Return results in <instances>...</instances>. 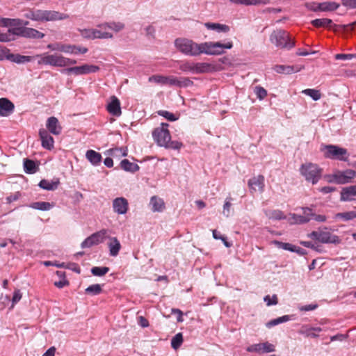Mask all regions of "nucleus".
Masks as SVG:
<instances>
[{
    "instance_id": "nucleus-1",
    "label": "nucleus",
    "mask_w": 356,
    "mask_h": 356,
    "mask_svg": "<svg viewBox=\"0 0 356 356\" xmlns=\"http://www.w3.org/2000/svg\"><path fill=\"white\" fill-rule=\"evenodd\" d=\"M175 46L179 51L185 55L197 56L202 54L220 56L225 54L226 50L232 49L234 44L229 39L197 43L188 38H179L175 40Z\"/></svg>"
},
{
    "instance_id": "nucleus-2",
    "label": "nucleus",
    "mask_w": 356,
    "mask_h": 356,
    "mask_svg": "<svg viewBox=\"0 0 356 356\" xmlns=\"http://www.w3.org/2000/svg\"><path fill=\"white\" fill-rule=\"evenodd\" d=\"M24 16L37 22H49L63 20L69 18V15L55 10H46L39 9H32L27 10Z\"/></svg>"
},
{
    "instance_id": "nucleus-3",
    "label": "nucleus",
    "mask_w": 356,
    "mask_h": 356,
    "mask_svg": "<svg viewBox=\"0 0 356 356\" xmlns=\"http://www.w3.org/2000/svg\"><path fill=\"white\" fill-rule=\"evenodd\" d=\"M320 151L325 158L330 159L346 161L349 157V154L346 149L335 145L321 144Z\"/></svg>"
},
{
    "instance_id": "nucleus-4",
    "label": "nucleus",
    "mask_w": 356,
    "mask_h": 356,
    "mask_svg": "<svg viewBox=\"0 0 356 356\" xmlns=\"http://www.w3.org/2000/svg\"><path fill=\"white\" fill-rule=\"evenodd\" d=\"M270 42L280 49H291L295 46V41L284 30L274 31L270 35Z\"/></svg>"
},
{
    "instance_id": "nucleus-5",
    "label": "nucleus",
    "mask_w": 356,
    "mask_h": 356,
    "mask_svg": "<svg viewBox=\"0 0 356 356\" xmlns=\"http://www.w3.org/2000/svg\"><path fill=\"white\" fill-rule=\"evenodd\" d=\"M356 177V171L353 170H336L332 174L326 175L324 178L328 183L345 184Z\"/></svg>"
},
{
    "instance_id": "nucleus-6",
    "label": "nucleus",
    "mask_w": 356,
    "mask_h": 356,
    "mask_svg": "<svg viewBox=\"0 0 356 356\" xmlns=\"http://www.w3.org/2000/svg\"><path fill=\"white\" fill-rule=\"evenodd\" d=\"M322 170L316 165L311 163L302 165L300 173L305 179L316 184L321 177Z\"/></svg>"
},
{
    "instance_id": "nucleus-7",
    "label": "nucleus",
    "mask_w": 356,
    "mask_h": 356,
    "mask_svg": "<svg viewBox=\"0 0 356 356\" xmlns=\"http://www.w3.org/2000/svg\"><path fill=\"white\" fill-rule=\"evenodd\" d=\"M308 236L323 243L339 244L340 243L339 236L327 231L326 227L318 231H313L308 234Z\"/></svg>"
},
{
    "instance_id": "nucleus-8",
    "label": "nucleus",
    "mask_w": 356,
    "mask_h": 356,
    "mask_svg": "<svg viewBox=\"0 0 356 356\" xmlns=\"http://www.w3.org/2000/svg\"><path fill=\"white\" fill-rule=\"evenodd\" d=\"M168 128V124L161 123L160 127L154 129L152 137L158 145L164 147L171 140V136Z\"/></svg>"
},
{
    "instance_id": "nucleus-9",
    "label": "nucleus",
    "mask_w": 356,
    "mask_h": 356,
    "mask_svg": "<svg viewBox=\"0 0 356 356\" xmlns=\"http://www.w3.org/2000/svg\"><path fill=\"white\" fill-rule=\"evenodd\" d=\"M47 65L52 67H64L76 63V60L58 54H49L47 53Z\"/></svg>"
},
{
    "instance_id": "nucleus-10",
    "label": "nucleus",
    "mask_w": 356,
    "mask_h": 356,
    "mask_svg": "<svg viewBox=\"0 0 356 356\" xmlns=\"http://www.w3.org/2000/svg\"><path fill=\"white\" fill-rule=\"evenodd\" d=\"M99 70V67L97 65L84 64L81 66H74L67 67L62 71L63 73L67 75L73 74L74 76L95 73Z\"/></svg>"
},
{
    "instance_id": "nucleus-11",
    "label": "nucleus",
    "mask_w": 356,
    "mask_h": 356,
    "mask_svg": "<svg viewBox=\"0 0 356 356\" xmlns=\"http://www.w3.org/2000/svg\"><path fill=\"white\" fill-rule=\"evenodd\" d=\"M107 232L108 231L106 229H102L99 232L92 234L82 242L81 248H90L92 245L102 243L106 237Z\"/></svg>"
},
{
    "instance_id": "nucleus-12",
    "label": "nucleus",
    "mask_w": 356,
    "mask_h": 356,
    "mask_svg": "<svg viewBox=\"0 0 356 356\" xmlns=\"http://www.w3.org/2000/svg\"><path fill=\"white\" fill-rule=\"evenodd\" d=\"M246 350L249 353L258 354L269 353L275 351V346L268 341L254 343L247 347Z\"/></svg>"
},
{
    "instance_id": "nucleus-13",
    "label": "nucleus",
    "mask_w": 356,
    "mask_h": 356,
    "mask_svg": "<svg viewBox=\"0 0 356 356\" xmlns=\"http://www.w3.org/2000/svg\"><path fill=\"white\" fill-rule=\"evenodd\" d=\"M113 209L118 214H125L129 209V203L126 198L116 197L113 201Z\"/></svg>"
},
{
    "instance_id": "nucleus-14",
    "label": "nucleus",
    "mask_w": 356,
    "mask_h": 356,
    "mask_svg": "<svg viewBox=\"0 0 356 356\" xmlns=\"http://www.w3.org/2000/svg\"><path fill=\"white\" fill-rule=\"evenodd\" d=\"M39 136L42 142V146L49 150H51L54 147V140L52 136H50L48 131L44 129H40L39 131Z\"/></svg>"
},
{
    "instance_id": "nucleus-15",
    "label": "nucleus",
    "mask_w": 356,
    "mask_h": 356,
    "mask_svg": "<svg viewBox=\"0 0 356 356\" xmlns=\"http://www.w3.org/2000/svg\"><path fill=\"white\" fill-rule=\"evenodd\" d=\"M106 23L98 24L95 30V35L96 39H111L113 38V33L109 31Z\"/></svg>"
},
{
    "instance_id": "nucleus-16",
    "label": "nucleus",
    "mask_w": 356,
    "mask_h": 356,
    "mask_svg": "<svg viewBox=\"0 0 356 356\" xmlns=\"http://www.w3.org/2000/svg\"><path fill=\"white\" fill-rule=\"evenodd\" d=\"M340 200L343 202H350L356 200V185L342 188Z\"/></svg>"
},
{
    "instance_id": "nucleus-17",
    "label": "nucleus",
    "mask_w": 356,
    "mask_h": 356,
    "mask_svg": "<svg viewBox=\"0 0 356 356\" xmlns=\"http://www.w3.org/2000/svg\"><path fill=\"white\" fill-rule=\"evenodd\" d=\"M248 186L252 192H262L264 188V177L259 175L250 179L248 181Z\"/></svg>"
},
{
    "instance_id": "nucleus-18",
    "label": "nucleus",
    "mask_w": 356,
    "mask_h": 356,
    "mask_svg": "<svg viewBox=\"0 0 356 356\" xmlns=\"http://www.w3.org/2000/svg\"><path fill=\"white\" fill-rule=\"evenodd\" d=\"M175 76H165L162 75H153L149 78V82H154L161 85L174 86Z\"/></svg>"
},
{
    "instance_id": "nucleus-19",
    "label": "nucleus",
    "mask_w": 356,
    "mask_h": 356,
    "mask_svg": "<svg viewBox=\"0 0 356 356\" xmlns=\"http://www.w3.org/2000/svg\"><path fill=\"white\" fill-rule=\"evenodd\" d=\"M46 127L48 131L54 135H59L62 131V127L55 117H50L47 119Z\"/></svg>"
},
{
    "instance_id": "nucleus-20",
    "label": "nucleus",
    "mask_w": 356,
    "mask_h": 356,
    "mask_svg": "<svg viewBox=\"0 0 356 356\" xmlns=\"http://www.w3.org/2000/svg\"><path fill=\"white\" fill-rule=\"evenodd\" d=\"M47 48L51 51H58L65 54H74V45L57 42L49 44Z\"/></svg>"
},
{
    "instance_id": "nucleus-21",
    "label": "nucleus",
    "mask_w": 356,
    "mask_h": 356,
    "mask_svg": "<svg viewBox=\"0 0 356 356\" xmlns=\"http://www.w3.org/2000/svg\"><path fill=\"white\" fill-rule=\"evenodd\" d=\"M14 110V104L8 99H0V115L8 116Z\"/></svg>"
},
{
    "instance_id": "nucleus-22",
    "label": "nucleus",
    "mask_w": 356,
    "mask_h": 356,
    "mask_svg": "<svg viewBox=\"0 0 356 356\" xmlns=\"http://www.w3.org/2000/svg\"><path fill=\"white\" fill-rule=\"evenodd\" d=\"M107 110L113 115L120 116L121 115L120 103L116 97H111V102L107 105Z\"/></svg>"
},
{
    "instance_id": "nucleus-23",
    "label": "nucleus",
    "mask_w": 356,
    "mask_h": 356,
    "mask_svg": "<svg viewBox=\"0 0 356 356\" xmlns=\"http://www.w3.org/2000/svg\"><path fill=\"white\" fill-rule=\"evenodd\" d=\"M204 26L208 30L215 31L217 33H227L230 31V27L228 25L220 23L206 22L204 23Z\"/></svg>"
},
{
    "instance_id": "nucleus-24",
    "label": "nucleus",
    "mask_w": 356,
    "mask_h": 356,
    "mask_svg": "<svg viewBox=\"0 0 356 356\" xmlns=\"http://www.w3.org/2000/svg\"><path fill=\"white\" fill-rule=\"evenodd\" d=\"M215 67L208 63H195L194 74L209 73L215 71Z\"/></svg>"
},
{
    "instance_id": "nucleus-25",
    "label": "nucleus",
    "mask_w": 356,
    "mask_h": 356,
    "mask_svg": "<svg viewBox=\"0 0 356 356\" xmlns=\"http://www.w3.org/2000/svg\"><path fill=\"white\" fill-rule=\"evenodd\" d=\"M109 248L110 255L112 257H116L120 250L121 245L120 241L116 237H111L110 241L108 243Z\"/></svg>"
},
{
    "instance_id": "nucleus-26",
    "label": "nucleus",
    "mask_w": 356,
    "mask_h": 356,
    "mask_svg": "<svg viewBox=\"0 0 356 356\" xmlns=\"http://www.w3.org/2000/svg\"><path fill=\"white\" fill-rule=\"evenodd\" d=\"M33 57L20 54H14L9 52L8 60L17 64L25 63L32 61Z\"/></svg>"
},
{
    "instance_id": "nucleus-27",
    "label": "nucleus",
    "mask_w": 356,
    "mask_h": 356,
    "mask_svg": "<svg viewBox=\"0 0 356 356\" xmlns=\"http://www.w3.org/2000/svg\"><path fill=\"white\" fill-rule=\"evenodd\" d=\"M59 179H54L53 180L42 179L39 183V186L44 190L54 191L59 185Z\"/></svg>"
},
{
    "instance_id": "nucleus-28",
    "label": "nucleus",
    "mask_w": 356,
    "mask_h": 356,
    "mask_svg": "<svg viewBox=\"0 0 356 356\" xmlns=\"http://www.w3.org/2000/svg\"><path fill=\"white\" fill-rule=\"evenodd\" d=\"M149 205L151 206V209L154 212H161L165 208L163 200L161 198H159L156 196H153L151 198Z\"/></svg>"
},
{
    "instance_id": "nucleus-29",
    "label": "nucleus",
    "mask_w": 356,
    "mask_h": 356,
    "mask_svg": "<svg viewBox=\"0 0 356 356\" xmlns=\"http://www.w3.org/2000/svg\"><path fill=\"white\" fill-rule=\"evenodd\" d=\"M44 34L38 31V30L33 29L25 27L24 29L23 37L26 38H33V39H41L44 38Z\"/></svg>"
},
{
    "instance_id": "nucleus-30",
    "label": "nucleus",
    "mask_w": 356,
    "mask_h": 356,
    "mask_svg": "<svg viewBox=\"0 0 356 356\" xmlns=\"http://www.w3.org/2000/svg\"><path fill=\"white\" fill-rule=\"evenodd\" d=\"M86 159L94 165H97L102 161V155L92 149L88 150L86 154Z\"/></svg>"
},
{
    "instance_id": "nucleus-31",
    "label": "nucleus",
    "mask_w": 356,
    "mask_h": 356,
    "mask_svg": "<svg viewBox=\"0 0 356 356\" xmlns=\"http://www.w3.org/2000/svg\"><path fill=\"white\" fill-rule=\"evenodd\" d=\"M274 70L277 73L285 74H290L299 71V70L297 67H295L293 66L282 65H275L274 67Z\"/></svg>"
},
{
    "instance_id": "nucleus-32",
    "label": "nucleus",
    "mask_w": 356,
    "mask_h": 356,
    "mask_svg": "<svg viewBox=\"0 0 356 356\" xmlns=\"http://www.w3.org/2000/svg\"><path fill=\"white\" fill-rule=\"evenodd\" d=\"M120 167L124 171L135 172L139 170V166L138 164L130 162L128 159H123L120 162Z\"/></svg>"
},
{
    "instance_id": "nucleus-33",
    "label": "nucleus",
    "mask_w": 356,
    "mask_h": 356,
    "mask_svg": "<svg viewBox=\"0 0 356 356\" xmlns=\"http://www.w3.org/2000/svg\"><path fill=\"white\" fill-rule=\"evenodd\" d=\"M22 19H10V18H2L0 20V26L5 27H17L21 26Z\"/></svg>"
},
{
    "instance_id": "nucleus-34",
    "label": "nucleus",
    "mask_w": 356,
    "mask_h": 356,
    "mask_svg": "<svg viewBox=\"0 0 356 356\" xmlns=\"http://www.w3.org/2000/svg\"><path fill=\"white\" fill-rule=\"evenodd\" d=\"M339 3L334 1H325L320 3V10L322 12L334 11L339 8Z\"/></svg>"
},
{
    "instance_id": "nucleus-35",
    "label": "nucleus",
    "mask_w": 356,
    "mask_h": 356,
    "mask_svg": "<svg viewBox=\"0 0 356 356\" xmlns=\"http://www.w3.org/2000/svg\"><path fill=\"white\" fill-rule=\"evenodd\" d=\"M311 24L317 28L319 27H325V28H331L333 25V22L332 19L327 18L323 19H316L311 22Z\"/></svg>"
},
{
    "instance_id": "nucleus-36",
    "label": "nucleus",
    "mask_w": 356,
    "mask_h": 356,
    "mask_svg": "<svg viewBox=\"0 0 356 356\" xmlns=\"http://www.w3.org/2000/svg\"><path fill=\"white\" fill-rule=\"evenodd\" d=\"M292 316L290 315H284L281 317L277 318L275 319H273L266 323V326L268 328H270L273 326H275L277 325H279L282 323H285L287 321H289L292 319Z\"/></svg>"
},
{
    "instance_id": "nucleus-37",
    "label": "nucleus",
    "mask_w": 356,
    "mask_h": 356,
    "mask_svg": "<svg viewBox=\"0 0 356 356\" xmlns=\"http://www.w3.org/2000/svg\"><path fill=\"white\" fill-rule=\"evenodd\" d=\"M356 218V211H350L343 213H337L334 216L335 220H342L343 221H348Z\"/></svg>"
},
{
    "instance_id": "nucleus-38",
    "label": "nucleus",
    "mask_w": 356,
    "mask_h": 356,
    "mask_svg": "<svg viewBox=\"0 0 356 356\" xmlns=\"http://www.w3.org/2000/svg\"><path fill=\"white\" fill-rule=\"evenodd\" d=\"M53 207H54L53 204L47 202H33L30 205V207H31L34 209H38V210H41V211H49L51 209H52Z\"/></svg>"
},
{
    "instance_id": "nucleus-39",
    "label": "nucleus",
    "mask_w": 356,
    "mask_h": 356,
    "mask_svg": "<svg viewBox=\"0 0 356 356\" xmlns=\"http://www.w3.org/2000/svg\"><path fill=\"white\" fill-rule=\"evenodd\" d=\"M264 213L268 218L273 220H282L286 218L280 210H265Z\"/></svg>"
},
{
    "instance_id": "nucleus-40",
    "label": "nucleus",
    "mask_w": 356,
    "mask_h": 356,
    "mask_svg": "<svg viewBox=\"0 0 356 356\" xmlns=\"http://www.w3.org/2000/svg\"><path fill=\"white\" fill-rule=\"evenodd\" d=\"M24 168L26 173L33 174L37 170V166L33 161L25 159L24 160Z\"/></svg>"
},
{
    "instance_id": "nucleus-41",
    "label": "nucleus",
    "mask_w": 356,
    "mask_h": 356,
    "mask_svg": "<svg viewBox=\"0 0 356 356\" xmlns=\"http://www.w3.org/2000/svg\"><path fill=\"white\" fill-rule=\"evenodd\" d=\"M193 81L187 77L182 78H177L175 77V84L174 86L183 88V87H188L193 85Z\"/></svg>"
},
{
    "instance_id": "nucleus-42",
    "label": "nucleus",
    "mask_w": 356,
    "mask_h": 356,
    "mask_svg": "<svg viewBox=\"0 0 356 356\" xmlns=\"http://www.w3.org/2000/svg\"><path fill=\"white\" fill-rule=\"evenodd\" d=\"M78 31L80 33L81 35L86 39H96L94 29H79Z\"/></svg>"
},
{
    "instance_id": "nucleus-43",
    "label": "nucleus",
    "mask_w": 356,
    "mask_h": 356,
    "mask_svg": "<svg viewBox=\"0 0 356 356\" xmlns=\"http://www.w3.org/2000/svg\"><path fill=\"white\" fill-rule=\"evenodd\" d=\"M109 31H114L118 33L124 29V24L122 22H106Z\"/></svg>"
},
{
    "instance_id": "nucleus-44",
    "label": "nucleus",
    "mask_w": 356,
    "mask_h": 356,
    "mask_svg": "<svg viewBox=\"0 0 356 356\" xmlns=\"http://www.w3.org/2000/svg\"><path fill=\"white\" fill-rule=\"evenodd\" d=\"M302 93L309 96L314 101H317L321 97V92L316 89H305L302 91Z\"/></svg>"
},
{
    "instance_id": "nucleus-45",
    "label": "nucleus",
    "mask_w": 356,
    "mask_h": 356,
    "mask_svg": "<svg viewBox=\"0 0 356 356\" xmlns=\"http://www.w3.org/2000/svg\"><path fill=\"white\" fill-rule=\"evenodd\" d=\"M195 63L191 61H184L180 63L179 68L183 72H189L194 74Z\"/></svg>"
},
{
    "instance_id": "nucleus-46",
    "label": "nucleus",
    "mask_w": 356,
    "mask_h": 356,
    "mask_svg": "<svg viewBox=\"0 0 356 356\" xmlns=\"http://www.w3.org/2000/svg\"><path fill=\"white\" fill-rule=\"evenodd\" d=\"M102 291V286L99 284H92L86 289V293L92 296L98 295Z\"/></svg>"
},
{
    "instance_id": "nucleus-47",
    "label": "nucleus",
    "mask_w": 356,
    "mask_h": 356,
    "mask_svg": "<svg viewBox=\"0 0 356 356\" xmlns=\"http://www.w3.org/2000/svg\"><path fill=\"white\" fill-rule=\"evenodd\" d=\"M273 243L275 244L279 248H282L291 252H298L296 250V247L290 243H283L278 241H274Z\"/></svg>"
},
{
    "instance_id": "nucleus-48",
    "label": "nucleus",
    "mask_w": 356,
    "mask_h": 356,
    "mask_svg": "<svg viewBox=\"0 0 356 356\" xmlns=\"http://www.w3.org/2000/svg\"><path fill=\"white\" fill-rule=\"evenodd\" d=\"M183 342V337L181 333L177 334L171 340L172 347L177 350L179 348Z\"/></svg>"
},
{
    "instance_id": "nucleus-49",
    "label": "nucleus",
    "mask_w": 356,
    "mask_h": 356,
    "mask_svg": "<svg viewBox=\"0 0 356 356\" xmlns=\"http://www.w3.org/2000/svg\"><path fill=\"white\" fill-rule=\"evenodd\" d=\"M109 271V268L104 266V267H93L91 269V273L95 276H103L106 275Z\"/></svg>"
},
{
    "instance_id": "nucleus-50",
    "label": "nucleus",
    "mask_w": 356,
    "mask_h": 356,
    "mask_svg": "<svg viewBox=\"0 0 356 356\" xmlns=\"http://www.w3.org/2000/svg\"><path fill=\"white\" fill-rule=\"evenodd\" d=\"M158 114L161 116L164 117L168 120L171 121V122H174V121L178 120V118H179L178 115H175V114L170 113L169 111H159Z\"/></svg>"
},
{
    "instance_id": "nucleus-51",
    "label": "nucleus",
    "mask_w": 356,
    "mask_h": 356,
    "mask_svg": "<svg viewBox=\"0 0 356 356\" xmlns=\"http://www.w3.org/2000/svg\"><path fill=\"white\" fill-rule=\"evenodd\" d=\"M299 333L301 334H304L306 337H311L313 338H316L318 336L316 333L312 331L311 327H309L306 325L302 326L301 329L299 331Z\"/></svg>"
},
{
    "instance_id": "nucleus-52",
    "label": "nucleus",
    "mask_w": 356,
    "mask_h": 356,
    "mask_svg": "<svg viewBox=\"0 0 356 356\" xmlns=\"http://www.w3.org/2000/svg\"><path fill=\"white\" fill-rule=\"evenodd\" d=\"M229 1L235 4L244 6H255L259 5V0H229Z\"/></svg>"
},
{
    "instance_id": "nucleus-53",
    "label": "nucleus",
    "mask_w": 356,
    "mask_h": 356,
    "mask_svg": "<svg viewBox=\"0 0 356 356\" xmlns=\"http://www.w3.org/2000/svg\"><path fill=\"white\" fill-rule=\"evenodd\" d=\"M232 198L228 197L225 199V204L223 205V211L222 213L226 217H229L230 216L231 207H232Z\"/></svg>"
},
{
    "instance_id": "nucleus-54",
    "label": "nucleus",
    "mask_w": 356,
    "mask_h": 356,
    "mask_svg": "<svg viewBox=\"0 0 356 356\" xmlns=\"http://www.w3.org/2000/svg\"><path fill=\"white\" fill-rule=\"evenodd\" d=\"M213 237L215 238V239H220L222 240V241L223 242L224 245L227 247V248H229L232 245V243H230V242H228L226 239V237L221 235V234L218 232L217 230L214 229L213 230Z\"/></svg>"
},
{
    "instance_id": "nucleus-55",
    "label": "nucleus",
    "mask_w": 356,
    "mask_h": 356,
    "mask_svg": "<svg viewBox=\"0 0 356 356\" xmlns=\"http://www.w3.org/2000/svg\"><path fill=\"white\" fill-rule=\"evenodd\" d=\"M291 218L293 220L292 222L294 223H298V224H303L309 222V218L307 217H305L302 215H297V214H292Z\"/></svg>"
},
{
    "instance_id": "nucleus-56",
    "label": "nucleus",
    "mask_w": 356,
    "mask_h": 356,
    "mask_svg": "<svg viewBox=\"0 0 356 356\" xmlns=\"http://www.w3.org/2000/svg\"><path fill=\"white\" fill-rule=\"evenodd\" d=\"M25 27L17 26L13 27L8 30V33L11 34V37L13 38V35H18L23 37L24 29Z\"/></svg>"
},
{
    "instance_id": "nucleus-57",
    "label": "nucleus",
    "mask_w": 356,
    "mask_h": 356,
    "mask_svg": "<svg viewBox=\"0 0 356 356\" xmlns=\"http://www.w3.org/2000/svg\"><path fill=\"white\" fill-rule=\"evenodd\" d=\"M254 92L259 99H264L267 95V91L261 86H256Z\"/></svg>"
},
{
    "instance_id": "nucleus-58",
    "label": "nucleus",
    "mask_w": 356,
    "mask_h": 356,
    "mask_svg": "<svg viewBox=\"0 0 356 356\" xmlns=\"http://www.w3.org/2000/svg\"><path fill=\"white\" fill-rule=\"evenodd\" d=\"M145 35L149 39H154L155 38V28L152 25L147 26L145 29Z\"/></svg>"
},
{
    "instance_id": "nucleus-59",
    "label": "nucleus",
    "mask_w": 356,
    "mask_h": 356,
    "mask_svg": "<svg viewBox=\"0 0 356 356\" xmlns=\"http://www.w3.org/2000/svg\"><path fill=\"white\" fill-rule=\"evenodd\" d=\"M264 302H266L267 306L275 305L277 304V297L276 295H273L272 297L270 296H266L264 298Z\"/></svg>"
},
{
    "instance_id": "nucleus-60",
    "label": "nucleus",
    "mask_w": 356,
    "mask_h": 356,
    "mask_svg": "<svg viewBox=\"0 0 356 356\" xmlns=\"http://www.w3.org/2000/svg\"><path fill=\"white\" fill-rule=\"evenodd\" d=\"M22 294L19 289H16L14 291L13 296L12 298V305L10 309H13L15 304H17L22 298Z\"/></svg>"
},
{
    "instance_id": "nucleus-61",
    "label": "nucleus",
    "mask_w": 356,
    "mask_h": 356,
    "mask_svg": "<svg viewBox=\"0 0 356 356\" xmlns=\"http://www.w3.org/2000/svg\"><path fill=\"white\" fill-rule=\"evenodd\" d=\"M183 146L182 143L179 142L177 140H173L171 141L170 140V142H168L167 145H165L164 147L165 148H170L173 149H179Z\"/></svg>"
},
{
    "instance_id": "nucleus-62",
    "label": "nucleus",
    "mask_w": 356,
    "mask_h": 356,
    "mask_svg": "<svg viewBox=\"0 0 356 356\" xmlns=\"http://www.w3.org/2000/svg\"><path fill=\"white\" fill-rule=\"evenodd\" d=\"M320 3H317V2H309V3H306L305 6L309 10H312L314 12H318V11H321L320 7H319Z\"/></svg>"
},
{
    "instance_id": "nucleus-63",
    "label": "nucleus",
    "mask_w": 356,
    "mask_h": 356,
    "mask_svg": "<svg viewBox=\"0 0 356 356\" xmlns=\"http://www.w3.org/2000/svg\"><path fill=\"white\" fill-rule=\"evenodd\" d=\"M111 155L117 156L120 154H122V156H126L127 155V149L123 148H115L110 150Z\"/></svg>"
},
{
    "instance_id": "nucleus-64",
    "label": "nucleus",
    "mask_w": 356,
    "mask_h": 356,
    "mask_svg": "<svg viewBox=\"0 0 356 356\" xmlns=\"http://www.w3.org/2000/svg\"><path fill=\"white\" fill-rule=\"evenodd\" d=\"M353 58H356V54H338L335 55V58L337 60H350Z\"/></svg>"
}]
</instances>
